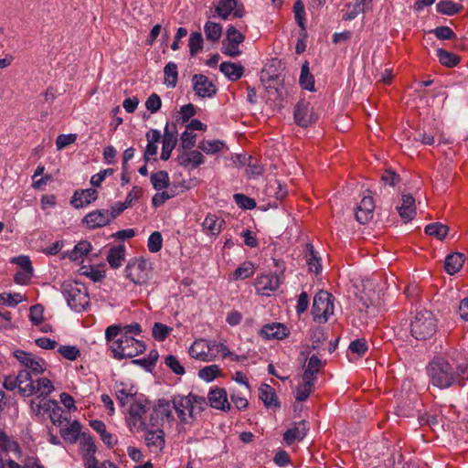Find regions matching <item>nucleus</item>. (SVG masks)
Instances as JSON below:
<instances>
[{
    "label": "nucleus",
    "mask_w": 468,
    "mask_h": 468,
    "mask_svg": "<svg viewBox=\"0 0 468 468\" xmlns=\"http://www.w3.org/2000/svg\"><path fill=\"white\" fill-rule=\"evenodd\" d=\"M466 366L453 367L443 357H435L428 366V373L434 386L440 388L451 387L454 382L459 386L464 384L463 376L466 373Z\"/></svg>",
    "instance_id": "obj_1"
},
{
    "label": "nucleus",
    "mask_w": 468,
    "mask_h": 468,
    "mask_svg": "<svg viewBox=\"0 0 468 468\" xmlns=\"http://www.w3.org/2000/svg\"><path fill=\"white\" fill-rule=\"evenodd\" d=\"M210 407L228 411L230 410V404L228 401L227 391L223 388H211L207 395Z\"/></svg>",
    "instance_id": "obj_18"
},
{
    "label": "nucleus",
    "mask_w": 468,
    "mask_h": 468,
    "mask_svg": "<svg viewBox=\"0 0 468 468\" xmlns=\"http://www.w3.org/2000/svg\"><path fill=\"white\" fill-rule=\"evenodd\" d=\"M172 330V327H169L162 323H154L152 329V335L155 340L165 341Z\"/></svg>",
    "instance_id": "obj_52"
},
{
    "label": "nucleus",
    "mask_w": 468,
    "mask_h": 468,
    "mask_svg": "<svg viewBox=\"0 0 468 468\" xmlns=\"http://www.w3.org/2000/svg\"><path fill=\"white\" fill-rule=\"evenodd\" d=\"M203 37L201 32L196 31L190 34L188 40L189 53L194 57L203 48Z\"/></svg>",
    "instance_id": "obj_46"
},
{
    "label": "nucleus",
    "mask_w": 468,
    "mask_h": 468,
    "mask_svg": "<svg viewBox=\"0 0 468 468\" xmlns=\"http://www.w3.org/2000/svg\"><path fill=\"white\" fill-rule=\"evenodd\" d=\"M135 395L136 392L133 391V387H131L130 389L118 388V387H116L115 396L121 407H125Z\"/></svg>",
    "instance_id": "obj_56"
},
{
    "label": "nucleus",
    "mask_w": 468,
    "mask_h": 468,
    "mask_svg": "<svg viewBox=\"0 0 468 468\" xmlns=\"http://www.w3.org/2000/svg\"><path fill=\"white\" fill-rule=\"evenodd\" d=\"M299 83H300L301 87L304 90H307L310 91H314L315 90L314 89V78L310 72L308 61H305L302 65Z\"/></svg>",
    "instance_id": "obj_33"
},
{
    "label": "nucleus",
    "mask_w": 468,
    "mask_h": 468,
    "mask_svg": "<svg viewBox=\"0 0 468 468\" xmlns=\"http://www.w3.org/2000/svg\"><path fill=\"white\" fill-rule=\"evenodd\" d=\"M35 393H39V397L46 398L54 389L52 382L47 378H38L35 386Z\"/></svg>",
    "instance_id": "obj_53"
},
{
    "label": "nucleus",
    "mask_w": 468,
    "mask_h": 468,
    "mask_svg": "<svg viewBox=\"0 0 468 468\" xmlns=\"http://www.w3.org/2000/svg\"><path fill=\"white\" fill-rule=\"evenodd\" d=\"M306 250L309 253L308 259H307L309 270L312 272L318 273L321 271L322 267H321L320 260L314 251V246L312 244H307Z\"/></svg>",
    "instance_id": "obj_51"
},
{
    "label": "nucleus",
    "mask_w": 468,
    "mask_h": 468,
    "mask_svg": "<svg viewBox=\"0 0 468 468\" xmlns=\"http://www.w3.org/2000/svg\"><path fill=\"white\" fill-rule=\"evenodd\" d=\"M193 90L198 97L211 98L217 93V88L209 80V79L203 74H194L192 77Z\"/></svg>",
    "instance_id": "obj_11"
},
{
    "label": "nucleus",
    "mask_w": 468,
    "mask_h": 468,
    "mask_svg": "<svg viewBox=\"0 0 468 468\" xmlns=\"http://www.w3.org/2000/svg\"><path fill=\"white\" fill-rule=\"evenodd\" d=\"M303 383L300 384L296 388V391H295V399H296V401H299V402L305 401L308 399V397L311 394V392L314 388V381H313V380H310V379H303Z\"/></svg>",
    "instance_id": "obj_41"
},
{
    "label": "nucleus",
    "mask_w": 468,
    "mask_h": 468,
    "mask_svg": "<svg viewBox=\"0 0 468 468\" xmlns=\"http://www.w3.org/2000/svg\"><path fill=\"white\" fill-rule=\"evenodd\" d=\"M83 224L90 229H95L109 225L112 220L109 209H96L88 213L82 219Z\"/></svg>",
    "instance_id": "obj_13"
},
{
    "label": "nucleus",
    "mask_w": 468,
    "mask_h": 468,
    "mask_svg": "<svg viewBox=\"0 0 468 468\" xmlns=\"http://www.w3.org/2000/svg\"><path fill=\"white\" fill-rule=\"evenodd\" d=\"M437 331V319L428 310H421L416 313L414 320L411 321V336L418 340L431 338Z\"/></svg>",
    "instance_id": "obj_3"
},
{
    "label": "nucleus",
    "mask_w": 468,
    "mask_h": 468,
    "mask_svg": "<svg viewBox=\"0 0 468 468\" xmlns=\"http://www.w3.org/2000/svg\"><path fill=\"white\" fill-rule=\"evenodd\" d=\"M165 364L176 375H184L186 372L185 367L173 355H169L165 357Z\"/></svg>",
    "instance_id": "obj_64"
},
{
    "label": "nucleus",
    "mask_w": 468,
    "mask_h": 468,
    "mask_svg": "<svg viewBox=\"0 0 468 468\" xmlns=\"http://www.w3.org/2000/svg\"><path fill=\"white\" fill-rule=\"evenodd\" d=\"M145 441L151 451H161L165 446V433L162 430L146 431Z\"/></svg>",
    "instance_id": "obj_26"
},
{
    "label": "nucleus",
    "mask_w": 468,
    "mask_h": 468,
    "mask_svg": "<svg viewBox=\"0 0 468 468\" xmlns=\"http://www.w3.org/2000/svg\"><path fill=\"white\" fill-rule=\"evenodd\" d=\"M254 274V266L250 261H246L239 266L233 272L234 280H243Z\"/></svg>",
    "instance_id": "obj_47"
},
{
    "label": "nucleus",
    "mask_w": 468,
    "mask_h": 468,
    "mask_svg": "<svg viewBox=\"0 0 468 468\" xmlns=\"http://www.w3.org/2000/svg\"><path fill=\"white\" fill-rule=\"evenodd\" d=\"M174 132H170L168 129V123H166L165 128V133L163 136V147L160 156V158L164 161H167L170 158L171 153L177 144V131L176 124H174Z\"/></svg>",
    "instance_id": "obj_21"
},
{
    "label": "nucleus",
    "mask_w": 468,
    "mask_h": 468,
    "mask_svg": "<svg viewBox=\"0 0 468 468\" xmlns=\"http://www.w3.org/2000/svg\"><path fill=\"white\" fill-rule=\"evenodd\" d=\"M151 262L144 258L131 259L124 270L125 277L136 285H144L148 282L151 273Z\"/></svg>",
    "instance_id": "obj_5"
},
{
    "label": "nucleus",
    "mask_w": 468,
    "mask_h": 468,
    "mask_svg": "<svg viewBox=\"0 0 468 468\" xmlns=\"http://www.w3.org/2000/svg\"><path fill=\"white\" fill-rule=\"evenodd\" d=\"M172 403L179 420L183 423H191L196 419V407L191 404L188 395H175Z\"/></svg>",
    "instance_id": "obj_9"
},
{
    "label": "nucleus",
    "mask_w": 468,
    "mask_h": 468,
    "mask_svg": "<svg viewBox=\"0 0 468 468\" xmlns=\"http://www.w3.org/2000/svg\"><path fill=\"white\" fill-rule=\"evenodd\" d=\"M324 363L322 360L316 356L313 355L304 368L303 374V379H310L315 381L316 374L323 368Z\"/></svg>",
    "instance_id": "obj_30"
},
{
    "label": "nucleus",
    "mask_w": 468,
    "mask_h": 468,
    "mask_svg": "<svg viewBox=\"0 0 468 468\" xmlns=\"http://www.w3.org/2000/svg\"><path fill=\"white\" fill-rule=\"evenodd\" d=\"M449 228L440 222L431 223L425 227V233L442 240L448 234Z\"/></svg>",
    "instance_id": "obj_40"
},
{
    "label": "nucleus",
    "mask_w": 468,
    "mask_h": 468,
    "mask_svg": "<svg viewBox=\"0 0 468 468\" xmlns=\"http://www.w3.org/2000/svg\"><path fill=\"white\" fill-rule=\"evenodd\" d=\"M98 198V192L94 188L76 190L70 203L75 208L84 207Z\"/></svg>",
    "instance_id": "obj_19"
},
{
    "label": "nucleus",
    "mask_w": 468,
    "mask_h": 468,
    "mask_svg": "<svg viewBox=\"0 0 468 468\" xmlns=\"http://www.w3.org/2000/svg\"><path fill=\"white\" fill-rule=\"evenodd\" d=\"M147 399H136L129 408L130 424L135 426L137 422H140V429L143 431L146 430V423L143 420V416L147 411Z\"/></svg>",
    "instance_id": "obj_15"
},
{
    "label": "nucleus",
    "mask_w": 468,
    "mask_h": 468,
    "mask_svg": "<svg viewBox=\"0 0 468 468\" xmlns=\"http://www.w3.org/2000/svg\"><path fill=\"white\" fill-rule=\"evenodd\" d=\"M150 179L154 188L156 190L167 188L170 184L169 175L165 170L153 173Z\"/></svg>",
    "instance_id": "obj_38"
},
{
    "label": "nucleus",
    "mask_w": 468,
    "mask_h": 468,
    "mask_svg": "<svg viewBox=\"0 0 468 468\" xmlns=\"http://www.w3.org/2000/svg\"><path fill=\"white\" fill-rule=\"evenodd\" d=\"M309 431L308 422L301 420L296 422L294 426L288 429L283 434V440L288 445H292L295 441H302Z\"/></svg>",
    "instance_id": "obj_20"
},
{
    "label": "nucleus",
    "mask_w": 468,
    "mask_h": 468,
    "mask_svg": "<svg viewBox=\"0 0 468 468\" xmlns=\"http://www.w3.org/2000/svg\"><path fill=\"white\" fill-rule=\"evenodd\" d=\"M396 210L405 223L410 221V195L402 194L400 204L396 206Z\"/></svg>",
    "instance_id": "obj_54"
},
{
    "label": "nucleus",
    "mask_w": 468,
    "mask_h": 468,
    "mask_svg": "<svg viewBox=\"0 0 468 468\" xmlns=\"http://www.w3.org/2000/svg\"><path fill=\"white\" fill-rule=\"evenodd\" d=\"M109 343V348L112 352L115 359L122 360L123 358H133L140 354H143L146 346L143 341L135 339L132 335H119L111 340H106Z\"/></svg>",
    "instance_id": "obj_2"
},
{
    "label": "nucleus",
    "mask_w": 468,
    "mask_h": 468,
    "mask_svg": "<svg viewBox=\"0 0 468 468\" xmlns=\"http://www.w3.org/2000/svg\"><path fill=\"white\" fill-rule=\"evenodd\" d=\"M26 369L37 375L45 371V361L42 358H37L34 355H30L29 357L25 360L23 365Z\"/></svg>",
    "instance_id": "obj_42"
},
{
    "label": "nucleus",
    "mask_w": 468,
    "mask_h": 468,
    "mask_svg": "<svg viewBox=\"0 0 468 468\" xmlns=\"http://www.w3.org/2000/svg\"><path fill=\"white\" fill-rule=\"evenodd\" d=\"M245 40V35L239 32L236 27L229 25L226 31V37L222 41L221 52L229 57H239L241 50L239 46Z\"/></svg>",
    "instance_id": "obj_7"
},
{
    "label": "nucleus",
    "mask_w": 468,
    "mask_h": 468,
    "mask_svg": "<svg viewBox=\"0 0 468 468\" xmlns=\"http://www.w3.org/2000/svg\"><path fill=\"white\" fill-rule=\"evenodd\" d=\"M335 297L326 291L318 292L312 307L314 320L318 323H326L329 316L334 314Z\"/></svg>",
    "instance_id": "obj_6"
},
{
    "label": "nucleus",
    "mask_w": 468,
    "mask_h": 468,
    "mask_svg": "<svg viewBox=\"0 0 468 468\" xmlns=\"http://www.w3.org/2000/svg\"><path fill=\"white\" fill-rule=\"evenodd\" d=\"M225 144L223 141L220 140H212V141H201L198 144V148H200L202 151H204L207 154H213L218 152H219L223 147Z\"/></svg>",
    "instance_id": "obj_48"
},
{
    "label": "nucleus",
    "mask_w": 468,
    "mask_h": 468,
    "mask_svg": "<svg viewBox=\"0 0 468 468\" xmlns=\"http://www.w3.org/2000/svg\"><path fill=\"white\" fill-rule=\"evenodd\" d=\"M204 32L207 40L217 42L222 35V27L218 23L207 21L204 26Z\"/></svg>",
    "instance_id": "obj_39"
},
{
    "label": "nucleus",
    "mask_w": 468,
    "mask_h": 468,
    "mask_svg": "<svg viewBox=\"0 0 468 468\" xmlns=\"http://www.w3.org/2000/svg\"><path fill=\"white\" fill-rule=\"evenodd\" d=\"M219 372L220 370L218 368V366L210 365L200 369L198 372V376L200 378L206 381H212L219 374Z\"/></svg>",
    "instance_id": "obj_61"
},
{
    "label": "nucleus",
    "mask_w": 468,
    "mask_h": 468,
    "mask_svg": "<svg viewBox=\"0 0 468 468\" xmlns=\"http://www.w3.org/2000/svg\"><path fill=\"white\" fill-rule=\"evenodd\" d=\"M58 353L70 361L76 360L80 356V351L76 346H60Z\"/></svg>",
    "instance_id": "obj_57"
},
{
    "label": "nucleus",
    "mask_w": 468,
    "mask_h": 468,
    "mask_svg": "<svg viewBox=\"0 0 468 468\" xmlns=\"http://www.w3.org/2000/svg\"><path fill=\"white\" fill-rule=\"evenodd\" d=\"M91 250V244L87 240L80 241L73 249L71 253L69 254V258L72 261H77L81 259L83 256L87 255Z\"/></svg>",
    "instance_id": "obj_50"
},
{
    "label": "nucleus",
    "mask_w": 468,
    "mask_h": 468,
    "mask_svg": "<svg viewBox=\"0 0 468 468\" xmlns=\"http://www.w3.org/2000/svg\"><path fill=\"white\" fill-rule=\"evenodd\" d=\"M281 283V276L276 272L273 274L261 275L256 279V290L263 295H269V292L275 291Z\"/></svg>",
    "instance_id": "obj_16"
},
{
    "label": "nucleus",
    "mask_w": 468,
    "mask_h": 468,
    "mask_svg": "<svg viewBox=\"0 0 468 468\" xmlns=\"http://www.w3.org/2000/svg\"><path fill=\"white\" fill-rule=\"evenodd\" d=\"M158 352L151 350L146 357L133 359V364L139 365L148 371H152L158 360Z\"/></svg>",
    "instance_id": "obj_43"
},
{
    "label": "nucleus",
    "mask_w": 468,
    "mask_h": 468,
    "mask_svg": "<svg viewBox=\"0 0 468 468\" xmlns=\"http://www.w3.org/2000/svg\"><path fill=\"white\" fill-rule=\"evenodd\" d=\"M293 13L294 18L298 26L301 27L302 31L305 34L306 26H305V9L304 5L302 0H296L293 4Z\"/></svg>",
    "instance_id": "obj_44"
},
{
    "label": "nucleus",
    "mask_w": 468,
    "mask_h": 468,
    "mask_svg": "<svg viewBox=\"0 0 468 468\" xmlns=\"http://www.w3.org/2000/svg\"><path fill=\"white\" fill-rule=\"evenodd\" d=\"M281 61L277 58L272 59L267 64L261 73V81L266 89H274L277 92L282 86L283 79L280 73Z\"/></svg>",
    "instance_id": "obj_8"
},
{
    "label": "nucleus",
    "mask_w": 468,
    "mask_h": 468,
    "mask_svg": "<svg viewBox=\"0 0 468 468\" xmlns=\"http://www.w3.org/2000/svg\"><path fill=\"white\" fill-rule=\"evenodd\" d=\"M125 257V247L123 245L113 246L109 250L107 261L111 268L118 269L122 266Z\"/></svg>",
    "instance_id": "obj_29"
},
{
    "label": "nucleus",
    "mask_w": 468,
    "mask_h": 468,
    "mask_svg": "<svg viewBox=\"0 0 468 468\" xmlns=\"http://www.w3.org/2000/svg\"><path fill=\"white\" fill-rule=\"evenodd\" d=\"M288 334V328L281 323L264 324L260 331V335L266 339H283Z\"/></svg>",
    "instance_id": "obj_22"
},
{
    "label": "nucleus",
    "mask_w": 468,
    "mask_h": 468,
    "mask_svg": "<svg viewBox=\"0 0 468 468\" xmlns=\"http://www.w3.org/2000/svg\"><path fill=\"white\" fill-rule=\"evenodd\" d=\"M219 70L231 81L239 80L244 73V68L241 64L227 61L220 64Z\"/></svg>",
    "instance_id": "obj_28"
},
{
    "label": "nucleus",
    "mask_w": 468,
    "mask_h": 468,
    "mask_svg": "<svg viewBox=\"0 0 468 468\" xmlns=\"http://www.w3.org/2000/svg\"><path fill=\"white\" fill-rule=\"evenodd\" d=\"M348 349L352 353L356 354L358 356H363L367 351L368 346L366 339L360 338L352 341L349 345Z\"/></svg>",
    "instance_id": "obj_62"
},
{
    "label": "nucleus",
    "mask_w": 468,
    "mask_h": 468,
    "mask_svg": "<svg viewBox=\"0 0 468 468\" xmlns=\"http://www.w3.org/2000/svg\"><path fill=\"white\" fill-rule=\"evenodd\" d=\"M429 33L434 34L436 37L441 40H452L457 37L453 30L446 26L437 27Z\"/></svg>",
    "instance_id": "obj_55"
},
{
    "label": "nucleus",
    "mask_w": 468,
    "mask_h": 468,
    "mask_svg": "<svg viewBox=\"0 0 468 468\" xmlns=\"http://www.w3.org/2000/svg\"><path fill=\"white\" fill-rule=\"evenodd\" d=\"M293 116L296 124L303 128L308 127L316 121L313 109L310 108V103L304 100L297 102Z\"/></svg>",
    "instance_id": "obj_10"
},
{
    "label": "nucleus",
    "mask_w": 468,
    "mask_h": 468,
    "mask_svg": "<svg viewBox=\"0 0 468 468\" xmlns=\"http://www.w3.org/2000/svg\"><path fill=\"white\" fill-rule=\"evenodd\" d=\"M374 210L375 203L373 197L370 195L364 196L356 207V211L355 213L356 219L360 224H367L373 218Z\"/></svg>",
    "instance_id": "obj_14"
},
{
    "label": "nucleus",
    "mask_w": 468,
    "mask_h": 468,
    "mask_svg": "<svg viewBox=\"0 0 468 468\" xmlns=\"http://www.w3.org/2000/svg\"><path fill=\"white\" fill-rule=\"evenodd\" d=\"M90 426L100 434L101 441L112 449L114 445L112 441V435L106 431L105 423L100 420H92L90 421Z\"/></svg>",
    "instance_id": "obj_31"
},
{
    "label": "nucleus",
    "mask_w": 468,
    "mask_h": 468,
    "mask_svg": "<svg viewBox=\"0 0 468 468\" xmlns=\"http://www.w3.org/2000/svg\"><path fill=\"white\" fill-rule=\"evenodd\" d=\"M80 270L81 275L89 277L95 282H101L105 278V271L97 268L90 267V269H87L86 267H82Z\"/></svg>",
    "instance_id": "obj_63"
},
{
    "label": "nucleus",
    "mask_w": 468,
    "mask_h": 468,
    "mask_svg": "<svg viewBox=\"0 0 468 468\" xmlns=\"http://www.w3.org/2000/svg\"><path fill=\"white\" fill-rule=\"evenodd\" d=\"M396 340L399 342L396 346V350L398 354H403L407 356L408 351V342L410 339V333L408 329L407 323L400 324L396 328Z\"/></svg>",
    "instance_id": "obj_27"
},
{
    "label": "nucleus",
    "mask_w": 468,
    "mask_h": 468,
    "mask_svg": "<svg viewBox=\"0 0 468 468\" xmlns=\"http://www.w3.org/2000/svg\"><path fill=\"white\" fill-rule=\"evenodd\" d=\"M464 263V255L460 252L449 254L444 261V270L450 275H453L460 271Z\"/></svg>",
    "instance_id": "obj_25"
},
{
    "label": "nucleus",
    "mask_w": 468,
    "mask_h": 468,
    "mask_svg": "<svg viewBox=\"0 0 468 468\" xmlns=\"http://www.w3.org/2000/svg\"><path fill=\"white\" fill-rule=\"evenodd\" d=\"M165 80L164 83L167 87L175 88L177 83L178 70L175 62H168L164 69Z\"/></svg>",
    "instance_id": "obj_37"
},
{
    "label": "nucleus",
    "mask_w": 468,
    "mask_h": 468,
    "mask_svg": "<svg viewBox=\"0 0 468 468\" xmlns=\"http://www.w3.org/2000/svg\"><path fill=\"white\" fill-rule=\"evenodd\" d=\"M259 399L263 402L266 408L276 407L280 408L281 404L279 402L278 397L275 393L274 388H272L268 384H261L259 388Z\"/></svg>",
    "instance_id": "obj_24"
},
{
    "label": "nucleus",
    "mask_w": 468,
    "mask_h": 468,
    "mask_svg": "<svg viewBox=\"0 0 468 468\" xmlns=\"http://www.w3.org/2000/svg\"><path fill=\"white\" fill-rule=\"evenodd\" d=\"M80 449L85 468H94L95 463H98V460L95 457L97 446L95 445L92 437L85 432L82 433Z\"/></svg>",
    "instance_id": "obj_12"
},
{
    "label": "nucleus",
    "mask_w": 468,
    "mask_h": 468,
    "mask_svg": "<svg viewBox=\"0 0 468 468\" xmlns=\"http://www.w3.org/2000/svg\"><path fill=\"white\" fill-rule=\"evenodd\" d=\"M163 238L159 231H154L148 238L147 247L150 252L155 253L161 250Z\"/></svg>",
    "instance_id": "obj_58"
},
{
    "label": "nucleus",
    "mask_w": 468,
    "mask_h": 468,
    "mask_svg": "<svg viewBox=\"0 0 468 468\" xmlns=\"http://www.w3.org/2000/svg\"><path fill=\"white\" fill-rule=\"evenodd\" d=\"M436 9L442 15L453 16L460 13L463 9V6L451 0H443L437 4Z\"/></svg>",
    "instance_id": "obj_35"
},
{
    "label": "nucleus",
    "mask_w": 468,
    "mask_h": 468,
    "mask_svg": "<svg viewBox=\"0 0 468 468\" xmlns=\"http://www.w3.org/2000/svg\"><path fill=\"white\" fill-rule=\"evenodd\" d=\"M141 333L142 328L138 323H133L127 325L112 324L106 328L105 338L106 340H111L122 334L134 336L140 335Z\"/></svg>",
    "instance_id": "obj_17"
},
{
    "label": "nucleus",
    "mask_w": 468,
    "mask_h": 468,
    "mask_svg": "<svg viewBox=\"0 0 468 468\" xmlns=\"http://www.w3.org/2000/svg\"><path fill=\"white\" fill-rule=\"evenodd\" d=\"M436 55L439 62L447 68H453L461 61V58L458 55L443 48H438L436 50Z\"/></svg>",
    "instance_id": "obj_32"
},
{
    "label": "nucleus",
    "mask_w": 468,
    "mask_h": 468,
    "mask_svg": "<svg viewBox=\"0 0 468 468\" xmlns=\"http://www.w3.org/2000/svg\"><path fill=\"white\" fill-rule=\"evenodd\" d=\"M62 292L67 300L69 306L76 311L85 310L89 304V294L84 284L80 282L65 283L62 287Z\"/></svg>",
    "instance_id": "obj_4"
},
{
    "label": "nucleus",
    "mask_w": 468,
    "mask_h": 468,
    "mask_svg": "<svg viewBox=\"0 0 468 468\" xmlns=\"http://www.w3.org/2000/svg\"><path fill=\"white\" fill-rule=\"evenodd\" d=\"M80 433V423L78 420H74L68 427L61 429V437L70 442L74 443L78 441Z\"/></svg>",
    "instance_id": "obj_34"
},
{
    "label": "nucleus",
    "mask_w": 468,
    "mask_h": 468,
    "mask_svg": "<svg viewBox=\"0 0 468 468\" xmlns=\"http://www.w3.org/2000/svg\"><path fill=\"white\" fill-rule=\"evenodd\" d=\"M16 378L18 382V389L21 395L29 397L35 393V385L32 380L30 371L27 369L20 370Z\"/></svg>",
    "instance_id": "obj_23"
},
{
    "label": "nucleus",
    "mask_w": 468,
    "mask_h": 468,
    "mask_svg": "<svg viewBox=\"0 0 468 468\" xmlns=\"http://www.w3.org/2000/svg\"><path fill=\"white\" fill-rule=\"evenodd\" d=\"M223 220H219L215 215L208 214L204 222L203 227L210 231L212 235H218L221 231Z\"/></svg>",
    "instance_id": "obj_45"
},
{
    "label": "nucleus",
    "mask_w": 468,
    "mask_h": 468,
    "mask_svg": "<svg viewBox=\"0 0 468 468\" xmlns=\"http://www.w3.org/2000/svg\"><path fill=\"white\" fill-rule=\"evenodd\" d=\"M235 7L237 0H218L215 11L221 19L227 20Z\"/></svg>",
    "instance_id": "obj_36"
},
{
    "label": "nucleus",
    "mask_w": 468,
    "mask_h": 468,
    "mask_svg": "<svg viewBox=\"0 0 468 468\" xmlns=\"http://www.w3.org/2000/svg\"><path fill=\"white\" fill-rule=\"evenodd\" d=\"M172 408L168 400L159 399L157 405L154 408V411L162 419L165 418L170 420H173Z\"/></svg>",
    "instance_id": "obj_49"
},
{
    "label": "nucleus",
    "mask_w": 468,
    "mask_h": 468,
    "mask_svg": "<svg viewBox=\"0 0 468 468\" xmlns=\"http://www.w3.org/2000/svg\"><path fill=\"white\" fill-rule=\"evenodd\" d=\"M23 301V296L20 293H0V304L7 305L10 307L16 306Z\"/></svg>",
    "instance_id": "obj_60"
},
{
    "label": "nucleus",
    "mask_w": 468,
    "mask_h": 468,
    "mask_svg": "<svg viewBox=\"0 0 468 468\" xmlns=\"http://www.w3.org/2000/svg\"><path fill=\"white\" fill-rule=\"evenodd\" d=\"M233 198L238 207L242 209H253L256 207V201L244 194H235Z\"/></svg>",
    "instance_id": "obj_59"
}]
</instances>
